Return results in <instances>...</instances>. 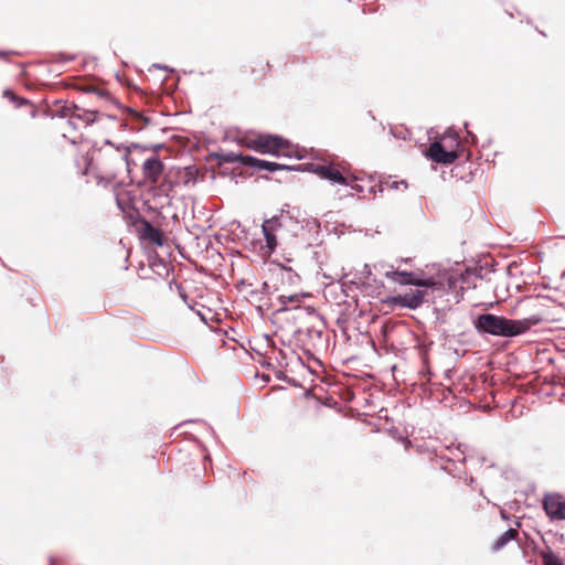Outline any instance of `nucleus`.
<instances>
[{"mask_svg":"<svg viewBox=\"0 0 565 565\" xmlns=\"http://www.w3.org/2000/svg\"><path fill=\"white\" fill-rule=\"evenodd\" d=\"M130 150L125 146H116L106 141L94 149L90 158L82 157V174L93 169L96 178L106 183L116 181L124 172L130 173L132 162L129 160Z\"/></svg>","mask_w":565,"mask_h":565,"instance_id":"nucleus-1","label":"nucleus"},{"mask_svg":"<svg viewBox=\"0 0 565 565\" xmlns=\"http://www.w3.org/2000/svg\"><path fill=\"white\" fill-rule=\"evenodd\" d=\"M542 320L539 315H532L521 320H512L492 313H484L478 317L476 328L492 335L515 337L541 323Z\"/></svg>","mask_w":565,"mask_h":565,"instance_id":"nucleus-2","label":"nucleus"},{"mask_svg":"<svg viewBox=\"0 0 565 565\" xmlns=\"http://www.w3.org/2000/svg\"><path fill=\"white\" fill-rule=\"evenodd\" d=\"M386 278L397 281L402 285H414L417 287H428L433 289H443L444 285L430 277L427 279H420L415 273L392 270L385 274Z\"/></svg>","mask_w":565,"mask_h":565,"instance_id":"nucleus-3","label":"nucleus"},{"mask_svg":"<svg viewBox=\"0 0 565 565\" xmlns=\"http://www.w3.org/2000/svg\"><path fill=\"white\" fill-rule=\"evenodd\" d=\"M311 171L332 183L349 185L352 178L342 173L340 167L333 163H312Z\"/></svg>","mask_w":565,"mask_h":565,"instance_id":"nucleus-4","label":"nucleus"},{"mask_svg":"<svg viewBox=\"0 0 565 565\" xmlns=\"http://www.w3.org/2000/svg\"><path fill=\"white\" fill-rule=\"evenodd\" d=\"M262 143L259 151L262 153H270L274 156H290L291 143L279 136L262 135Z\"/></svg>","mask_w":565,"mask_h":565,"instance_id":"nucleus-5","label":"nucleus"},{"mask_svg":"<svg viewBox=\"0 0 565 565\" xmlns=\"http://www.w3.org/2000/svg\"><path fill=\"white\" fill-rule=\"evenodd\" d=\"M543 508L551 519L565 520V495L546 494L543 499Z\"/></svg>","mask_w":565,"mask_h":565,"instance_id":"nucleus-6","label":"nucleus"},{"mask_svg":"<svg viewBox=\"0 0 565 565\" xmlns=\"http://www.w3.org/2000/svg\"><path fill=\"white\" fill-rule=\"evenodd\" d=\"M141 170L145 182L156 184L163 173L164 164L158 156L152 154L143 161Z\"/></svg>","mask_w":565,"mask_h":565,"instance_id":"nucleus-7","label":"nucleus"},{"mask_svg":"<svg viewBox=\"0 0 565 565\" xmlns=\"http://www.w3.org/2000/svg\"><path fill=\"white\" fill-rule=\"evenodd\" d=\"M424 291L412 290L404 295L388 297L385 302L401 308L416 309L423 303Z\"/></svg>","mask_w":565,"mask_h":565,"instance_id":"nucleus-8","label":"nucleus"},{"mask_svg":"<svg viewBox=\"0 0 565 565\" xmlns=\"http://www.w3.org/2000/svg\"><path fill=\"white\" fill-rule=\"evenodd\" d=\"M281 228L282 224L277 217L266 220L263 223L262 230L266 239V247L268 249V254H271L276 249L278 245L277 236Z\"/></svg>","mask_w":565,"mask_h":565,"instance_id":"nucleus-9","label":"nucleus"},{"mask_svg":"<svg viewBox=\"0 0 565 565\" xmlns=\"http://www.w3.org/2000/svg\"><path fill=\"white\" fill-rule=\"evenodd\" d=\"M426 154L433 161L444 164H450L457 159V156H454L450 151H447L438 140L430 143Z\"/></svg>","mask_w":565,"mask_h":565,"instance_id":"nucleus-10","label":"nucleus"},{"mask_svg":"<svg viewBox=\"0 0 565 565\" xmlns=\"http://www.w3.org/2000/svg\"><path fill=\"white\" fill-rule=\"evenodd\" d=\"M73 87L78 92L92 94L96 96L97 99L109 100L111 98L110 94L105 88L89 82L77 81L73 84Z\"/></svg>","mask_w":565,"mask_h":565,"instance_id":"nucleus-11","label":"nucleus"},{"mask_svg":"<svg viewBox=\"0 0 565 565\" xmlns=\"http://www.w3.org/2000/svg\"><path fill=\"white\" fill-rule=\"evenodd\" d=\"M140 236L156 245L161 246L163 244L162 232L145 220L141 222Z\"/></svg>","mask_w":565,"mask_h":565,"instance_id":"nucleus-12","label":"nucleus"},{"mask_svg":"<svg viewBox=\"0 0 565 565\" xmlns=\"http://www.w3.org/2000/svg\"><path fill=\"white\" fill-rule=\"evenodd\" d=\"M245 159V166L253 167L259 170H267V171H277L285 169L286 167L276 162L265 161L257 159L252 156H246Z\"/></svg>","mask_w":565,"mask_h":565,"instance_id":"nucleus-13","label":"nucleus"},{"mask_svg":"<svg viewBox=\"0 0 565 565\" xmlns=\"http://www.w3.org/2000/svg\"><path fill=\"white\" fill-rule=\"evenodd\" d=\"M73 122L72 125H76L77 121H82L84 126H87L94 121L97 120L98 111L97 110H88L83 109L75 105V111H74Z\"/></svg>","mask_w":565,"mask_h":565,"instance_id":"nucleus-14","label":"nucleus"},{"mask_svg":"<svg viewBox=\"0 0 565 565\" xmlns=\"http://www.w3.org/2000/svg\"><path fill=\"white\" fill-rule=\"evenodd\" d=\"M74 111L75 104L67 102H56L52 108L53 116L68 118L70 122H73Z\"/></svg>","mask_w":565,"mask_h":565,"instance_id":"nucleus-15","label":"nucleus"},{"mask_svg":"<svg viewBox=\"0 0 565 565\" xmlns=\"http://www.w3.org/2000/svg\"><path fill=\"white\" fill-rule=\"evenodd\" d=\"M3 96L6 98H8L9 100H11L12 103H14L18 107H22V106L28 107V110H29V114L31 115V117L36 116V114H38L36 106L34 104H32L31 102H29L28 99L19 97L10 89H6L3 92Z\"/></svg>","mask_w":565,"mask_h":565,"instance_id":"nucleus-16","label":"nucleus"},{"mask_svg":"<svg viewBox=\"0 0 565 565\" xmlns=\"http://www.w3.org/2000/svg\"><path fill=\"white\" fill-rule=\"evenodd\" d=\"M519 539V531L516 529H509L502 533L492 544V551L498 552L502 550L509 542Z\"/></svg>","mask_w":565,"mask_h":565,"instance_id":"nucleus-17","label":"nucleus"},{"mask_svg":"<svg viewBox=\"0 0 565 565\" xmlns=\"http://www.w3.org/2000/svg\"><path fill=\"white\" fill-rule=\"evenodd\" d=\"M447 151L451 154L459 157L458 150L460 148V141L457 135H445L438 140Z\"/></svg>","mask_w":565,"mask_h":565,"instance_id":"nucleus-18","label":"nucleus"},{"mask_svg":"<svg viewBox=\"0 0 565 565\" xmlns=\"http://www.w3.org/2000/svg\"><path fill=\"white\" fill-rule=\"evenodd\" d=\"M262 135H246L242 138L241 142L244 147L259 151Z\"/></svg>","mask_w":565,"mask_h":565,"instance_id":"nucleus-19","label":"nucleus"},{"mask_svg":"<svg viewBox=\"0 0 565 565\" xmlns=\"http://www.w3.org/2000/svg\"><path fill=\"white\" fill-rule=\"evenodd\" d=\"M540 555L543 561V565H564L562 559L551 550L541 551Z\"/></svg>","mask_w":565,"mask_h":565,"instance_id":"nucleus-20","label":"nucleus"},{"mask_svg":"<svg viewBox=\"0 0 565 565\" xmlns=\"http://www.w3.org/2000/svg\"><path fill=\"white\" fill-rule=\"evenodd\" d=\"M244 158H246V156L238 154V153H235L233 151L221 154V159L224 162H228V163L241 162V163H243L245 166V159Z\"/></svg>","mask_w":565,"mask_h":565,"instance_id":"nucleus-21","label":"nucleus"},{"mask_svg":"<svg viewBox=\"0 0 565 565\" xmlns=\"http://www.w3.org/2000/svg\"><path fill=\"white\" fill-rule=\"evenodd\" d=\"M279 301L282 303V305H286L287 302H292V303H298L300 302V296L298 294H292V295H280L279 296Z\"/></svg>","mask_w":565,"mask_h":565,"instance_id":"nucleus-22","label":"nucleus"},{"mask_svg":"<svg viewBox=\"0 0 565 565\" xmlns=\"http://www.w3.org/2000/svg\"><path fill=\"white\" fill-rule=\"evenodd\" d=\"M258 64L260 76L264 77L270 71V64L268 62H259Z\"/></svg>","mask_w":565,"mask_h":565,"instance_id":"nucleus-23","label":"nucleus"},{"mask_svg":"<svg viewBox=\"0 0 565 565\" xmlns=\"http://www.w3.org/2000/svg\"><path fill=\"white\" fill-rule=\"evenodd\" d=\"M250 73H256V68L255 67H250Z\"/></svg>","mask_w":565,"mask_h":565,"instance_id":"nucleus-24","label":"nucleus"}]
</instances>
